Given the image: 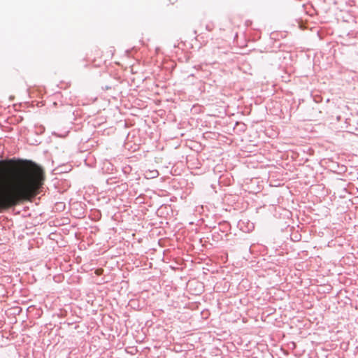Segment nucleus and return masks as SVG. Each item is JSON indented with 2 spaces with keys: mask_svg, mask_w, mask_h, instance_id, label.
Masks as SVG:
<instances>
[{
  "mask_svg": "<svg viewBox=\"0 0 358 358\" xmlns=\"http://www.w3.org/2000/svg\"><path fill=\"white\" fill-rule=\"evenodd\" d=\"M176 1V0H174L173 2H171V4H174V3Z\"/></svg>",
  "mask_w": 358,
  "mask_h": 358,
  "instance_id": "obj_5",
  "label": "nucleus"
},
{
  "mask_svg": "<svg viewBox=\"0 0 358 358\" xmlns=\"http://www.w3.org/2000/svg\"><path fill=\"white\" fill-rule=\"evenodd\" d=\"M103 272V270L102 268H99V269H96V271H95V273L97 275H101Z\"/></svg>",
  "mask_w": 358,
  "mask_h": 358,
  "instance_id": "obj_4",
  "label": "nucleus"
},
{
  "mask_svg": "<svg viewBox=\"0 0 358 358\" xmlns=\"http://www.w3.org/2000/svg\"><path fill=\"white\" fill-rule=\"evenodd\" d=\"M44 180L43 170L31 161L0 160V212L31 201Z\"/></svg>",
  "mask_w": 358,
  "mask_h": 358,
  "instance_id": "obj_1",
  "label": "nucleus"
},
{
  "mask_svg": "<svg viewBox=\"0 0 358 358\" xmlns=\"http://www.w3.org/2000/svg\"><path fill=\"white\" fill-rule=\"evenodd\" d=\"M206 29L208 31H211L214 29V25L213 24V23H210L206 25Z\"/></svg>",
  "mask_w": 358,
  "mask_h": 358,
  "instance_id": "obj_3",
  "label": "nucleus"
},
{
  "mask_svg": "<svg viewBox=\"0 0 358 358\" xmlns=\"http://www.w3.org/2000/svg\"><path fill=\"white\" fill-rule=\"evenodd\" d=\"M159 176V172L156 169H153V170H147L145 171V177L147 178V179H152V178H157V176Z\"/></svg>",
  "mask_w": 358,
  "mask_h": 358,
  "instance_id": "obj_2",
  "label": "nucleus"
}]
</instances>
